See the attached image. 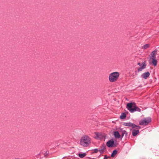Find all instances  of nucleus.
<instances>
[{
    "label": "nucleus",
    "mask_w": 159,
    "mask_h": 159,
    "mask_svg": "<svg viewBox=\"0 0 159 159\" xmlns=\"http://www.w3.org/2000/svg\"><path fill=\"white\" fill-rule=\"evenodd\" d=\"M142 64L143 65L142 66L138 69L137 70V71L138 72L142 71L143 69L146 68V64L144 62Z\"/></svg>",
    "instance_id": "nucleus-10"
},
{
    "label": "nucleus",
    "mask_w": 159,
    "mask_h": 159,
    "mask_svg": "<svg viewBox=\"0 0 159 159\" xmlns=\"http://www.w3.org/2000/svg\"><path fill=\"white\" fill-rule=\"evenodd\" d=\"M117 153V151L116 150H114L111 155V156L112 157H114L115 155Z\"/></svg>",
    "instance_id": "nucleus-19"
},
{
    "label": "nucleus",
    "mask_w": 159,
    "mask_h": 159,
    "mask_svg": "<svg viewBox=\"0 0 159 159\" xmlns=\"http://www.w3.org/2000/svg\"><path fill=\"white\" fill-rule=\"evenodd\" d=\"M106 149V146L105 145L103 144L102 146L101 149L99 150V151L101 153H103Z\"/></svg>",
    "instance_id": "nucleus-12"
},
{
    "label": "nucleus",
    "mask_w": 159,
    "mask_h": 159,
    "mask_svg": "<svg viewBox=\"0 0 159 159\" xmlns=\"http://www.w3.org/2000/svg\"><path fill=\"white\" fill-rule=\"evenodd\" d=\"M93 151L94 153H96L98 152L99 150L98 149L96 148L94 149Z\"/></svg>",
    "instance_id": "nucleus-20"
},
{
    "label": "nucleus",
    "mask_w": 159,
    "mask_h": 159,
    "mask_svg": "<svg viewBox=\"0 0 159 159\" xmlns=\"http://www.w3.org/2000/svg\"><path fill=\"white\" fill-rule=\"evenodd\" d=\"M48 153V152H46L44 153V155L45 156H47Z\"/></svg>",
    "instance_id": "nucleus-21"
},
{
    "label": "nucleus",
    "mask_w": 159,
    "mask_h": 159,
    "mask_svg": "<svg viewBox=\"0 0 159 159\" xmlns=\"http://www.w3.org/2000/svg\"><path fill=\"white\" fill-rule=\"evenodd\" d=\"M86 155L85 153H79L78 154L79 156L81 158H83Z\"/></svg>",
    "instance_id": "nucleus-18"
},
{
    "label": "nucleus",
    "mask_w": 159,
    "mask_h": 159,
    "mask_svg": "<svg viewBox=\"0 0 159 159\" xmlns=\"http://www.w3.org/2000/svg\"><path fill=\"white\" fill-rule=\"evenodd\" d=\"M91 143V139L88 135H84L81 138L80 141V144L82 146L87 147Z\"/></svg>",
    "instance_id": "nucleus-1"
},
{
    "label": "nucleus",
    "mask_w": 159,
    "mask_h": 159,
    "mask_svg": "<svg viewBox=\"0 0 159 159\" xmlns=\"http://www.w3.org/2000/svg\"><path fill=\"white\" fill-rule=\"evenodd\" d=\"M121 136L122 138L123 137V136L125 135V136H127V131H125V130H121Z\"/></svg>",
    "instance_id": "nucleus-16"
},
{
    "label": "nucleus",
    "mask_w": 159,
    "mask_h": 159,
    "mask_svg": "<svg viewBox=\"0 0 159 159\" xmlns=\"http://www.w3.org/2000/svg\"><path fill=\"white\" fill-rule=\"evenodd\" d=\"M114 134L115 138L119 139L120 138V135L117 131H115L114 133Z\"/></svg>",
    "instance_id": "nucleus-13"
},
{
    "label": "nucleus",
    "mask_w": 159,
    "mask_h": 159,
    "mask_svg": "<svg viewBox=\"0 0 159 159\" xmlns=\"http://www.w3.org/2000/svg\"><path fill=\"white\" fill-rule=\"evenodd\" d=\"M150 60H152V62L154 66H157V61L155 58L150 59Z\"/></svg>",
    "instance_id": "nucleus-14"
},
{
    "label": "nucleus",
    "mask_w": 159,
    "mask_h": 159,
    "mask_svg": "<svg viewBox=\"0 0 159 159\" xmlns=\"http://www.w3.org/2000/svg\"><path fill=\"white\" fill-rule=\"evenodd\" d=\"M138 65H139V66H141V63L140 62H139L138 63Z\"/></svg>",
    "instance_id": "nucleus-23"
},
{
    "label": "nucleus",
    "mask_w": 159,
    "mask_h": 159,
    "mask_svg": "<svg viewBox=\"0 0 159 159\" xmlns=\"http://www.w3.org/2000/svg\"><path fill=\"white\" fill-rule=\"evenodd\" d=\"M87 159H91L90 158H88Z\"/></svg>",
    "instance_id": "nucleus-24"
},
{
    "label": "nucleus",
    "mask_w": 159,
    "mask_h": 159,
    "mask_svg": "<svg viewBox=\"0 0 159 159\" xmlns=\"http://www.w3.org/2000/svg\"><path fill=\"white\" fill-rule=\"evenodd\" d=\"M150 73L148 72H145L141 75V77L145 79H146L150 75Z\"/></svg>",
    "instance_id": "nucleus-8"
},
{
    "label": "nucleus",
    "mask_w": 159,
    "mask_h": 159,
    "mask_svg": "<svg viewBox=\"0 0 159 159\" xmlns=\"http://www.w3.org/2000/svg\"><path fill=\"white\" fill-rule=\"evenodd\" d=\"M151 121V119L150 117L145 118L139 121V125H148Z\"/></svg>",
    "instance_id": "nucleus-4"
},
{
    "label": "nucleus",
    "mask_w": 159,
    "mask_h": 159,
    "mask_svg": "<svg viewBox=\"0 0 159 159\" xmlns=\"http://www.w3.org/2000/svg\"><path fill=\"white\" fill-rule=\"evenodd\" d=\"M137 129H133L132 130V134L134 136H136L139 133V129H137Z\"/></svg>",
    "instance_id": "nucleus-11"
},
{
    "label": "nucleus",
    "mask_w": 159,
    "mask_h": 159,
    "mask_svg": "<svg viewBox=\"0 0 159 159\" xmlns=\"http://www.w3.org/2000/svg\"><path fill=\"white\" fill-rule=\"evenodd\" d=\"M126 115L124 113H122L120 116V118L121 119H124L126 118Z\"/></svg>",
    "instance_id": "nucleus-17"
},
{
    "label": "nucleus",
    "mask_w": 159,
    "mask_h": 159,
    "mask_svg": "<svg viewBox=\"0 0 159 159\" xmlns=\"http://www.w3.org/2000/svg\"><path fill=\"white\" fill-rule=\"evenodd\" d=\"M124 125L125 126L131 127L133 128H135L136 127H137V129H140V126L136 125L130 122L125 123L124 124Z\"/></svg>",
    "instance_id": "nucleus-6"
},
{
    "label": "nucleus",
    "mask_w": 159,
    "mask_h": 159,
    "mask_svg": "<svg viewBox=\"0 0 159 159\" xmlns=\"http://www.w3.org/2000/svg\"><path fill=\"white\" fill-rule=\"evenodd\" d=\"M114 143V142L113 140H110L107 141V145L108 147H112Z\"/></svg>",
    "instance_id": "nucleus-9"
},
{
    "label": "nucleus",
    "mask_w": 159,
    "mask_h": 159,
    "mask_svg": "<svg viewBox=\"0 0 159 159\" xmlns=\"http://www.w3.org/2000/svg\"><path fill=\"white\" fill-rule=\"evenodd\" d=\"M157 50H154L150 54V59L155 58L157 54Z\"/></svg>",
    "instance_id": "nucleus-7"
},
{
    "label": "nucleus",
    "mask_w": 159,
    "mask_h": 159,
    "mask_svg": "<svg viewBox=\"0 0 159 159\" xmlns=\"http://www.w3.org/2000/svg\"><path fill=\"white\" fill-rule=\"evenodd\" d=\"M119 75V73L117 72L111 73L109 76V81L111 82H114L116 81L118 79Z\"/></svg>",
    "instance_id": "nucleus-3"
},
{
    "label": "nucleus",
    "mask_w": 159,
    "mask_h": 159,
    "mask_svg": "<svg viewBox=\"0 0 159 159\" xmlns=\"http://www.w3.org/2000/svg\"><path fill=\"white\" fill-rule=\"evenodd\" d=\"M108 158V157L107 155H105L104 156V159H107Z\"/></svg>",
    "instance_id": "nucleus-22"
},
{
    "label": "nucleus",
    "mask_w": 159,
    "mask_h": 159,
    "mask_svg": "<svg viewBox=\"0 0 159 159\" xmlns=\"http://www.w3.org/2000/svg\"><path fill=\"white\" fill-rule=\"evenodd\" d=\"M150 46V44H146L143 45V46L142 47V48L144 50L146 49L147 48H148Z\"/></svg>",
    "instance_id": "nucleus-15"
},
{
    "label": "nucleus",
    "mask_w": 159,
    "mask_h": 159,
    "mask_svg": "<svg viewBox=\"0 0 159 159\" xmlns=\"http://www.w3.org/2000/svg\"><path fill=\"white\" fill-rule=\"evenodd\" d=\"M135 103L134 102H130L127 105V108L131 112L133 113L135 111L140 112L141 109L138 107L135 106Z\"/></svg>",
    "instance_id": "nucleus-2"
},
{
    "label": "nucleus",
    "mask_w": 159,
    "mask_h": 159,
    "mask_svg": "<svg viewBox=\"0 0 159 159\" xmlns=\"http://www.w3.org/2000/svg\"><path fill=\"white\" fill-rule=\"evenodd\" d=\"M95 138L97 139H100L104 138L105 135L104 134L101 133L95 132Z\"/></svg>",
    "instance_id": "nucleus-5"
}]
</instances>
